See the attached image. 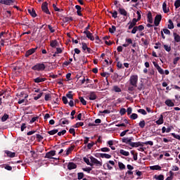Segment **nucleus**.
I'll return each instance as SVG.
<instances>
[{"instance_id": "obj_1", "label": "nucleus", "mask_w": 180, "mask_h": 180, "mask_svg": "<svg viewBox=\"0 0 180 180\" xmlns=\"http://www.w3.org/2000/svg\"><path fill=\"white\" fill-rule=\"evenodd\" d=\"M130 144V147L132 148H137V147H143L144 144L146 146H154V142H153V141H146V142H131Z\"/></svg>"}, {"instance_id": "obj_2", "label": "nucleus", "mask_w": 180, "mask_h": 180, "mask_svg": "<svg viewBox=\"0 0 180 180\" xmlns=\"http://www.w3.org/2000/svg\"><path fill=\"white\" fill-rule=\"evenodd\" d=\"M33 71H44L46 70V65L44 63H37L31 68Z\"/></svg>"}, {"instance_id": "obj_3", "label": "nucleus", "mask_w": 180, "mask_h": 180, "mask_svg": "<svg viewBox=\"0 0 180 180\" xmlns=\"http://www.w3.org/2000/svg\"><path fill=\"white\" fill-rule=\"evenodd\" d=\"M129 85L132 86H137V82H139V76L137 75H133L129 78Z\"/></svg>"}, {"instance_id": "obj_4", "label": "nucleus", "mask_w": 180, "mask_h": 180, "mask_svg": "<svg viewBox=\"0 0 180 180\" xmlns=\"http://www.w3.org/2000/svg\"><path fill=\"white\" fill-rule=\"evenodd\" d=\"M90 161L93 165H96V167H102V162L98 160V159L94 158V156H90L89 158Z\"/></svg>"}, {"instance_id": "obj_5", "label": "nucleus", "mask_w": 180, "mask_h": 180, "mask_svg": "<svg viewBox=\"0 0 180 180\" xmlns=\"http://www.w3.org/2000/svg\"><path fill=\"white\" fill-rule=\"evenodd\" d=\"M41 9L46 15H51L50 10H49V3H47V1H45L42 4Z\"/></svg>"}, {"instance_id": "obj_6", "label": "nucleus", "mask_w": 180, "mask_h": 180, "mask_svg": "<svg viewBox=\"0 0 180 180\" xmlns=\"http://www.w3.org/2000/svg\"><path fill=\"white\" fill-rule=\"evenodd\" d=\"M139 20H137L136 18H133L131 22H128V25H129L128 27L129 30H130L133 29V27H136V25H137V22H139Z\"/></svg>"}, {"instance_id": "obj_7", "label": "nucleus", "mask_w": 180, "mask_h": 180, "mask_svg": "<svg viewBox=\"0 0 180 180\" xmlns=\"http://www.w3.org/2000/svg\"><path fill=\"white\" fill-rule=\"evenodd\" d=\"M122 143H125V144H128L130 146V143H132V141H134V138L133 136H131L129 138H122Z\"/></svg>"}, {"instance_id": "obj_8", "label": "nucleus", "mask_w": 180, "mask_h": 180, "mask_svg": "<svg viewBox=\"0 0 180 180\" xmlns=\"http://www.w3.org/2000/svg\"><path fill=\"white\" fill-rule=\"evenodd\" d=\"M153 64L159 72V74H160L161 75H164V70L161 68V67H160V65H158V63H157L156 62H153Z\"/></svg>"}, {"instance_id": "obj_9", "label": "nucleus", "mask_w": 180, "mask_h": 180, "mask_svg": "<svg viewBox=\"0 0 180 180\" xmlns=\"http://www.w3.org/2000/svg\"><path fill=\"white\" fill-rule=\"evenodd\" d=\"M54 155H56V150H51L46 153L44 158H49L50 160H51V159L54 158H53V157H54Z\"/></svg>"}, {"instance_id": "obj_10", "label": "nucleus", "mask_w": 180, "mask_h": 180, "mask_svg": "<svg viewBox=\"0 0 180 180\" xmlns=\"http://www.w3.org/2000/svg\"><path fill=\"white\" fill-rule=\"evenodd\" d=\"M37 50V48H32L27 51L25 54V57H29L30 56H32V54H34V53H36V51Z\"/></svg>"}, {"instance_id": "obj_11", "label": "nucleus", "mask_w": 180, "mask_h": 180, "mask_svg": "<svg viewBox=\"0 0 180 180\" xmlns=\"http://www.w3.org/2000/svg\"><path fill=\"white\" fill-rule=\"evenodd\" d=\"M0 4L11 6L15 4V0H0Z\"/></svg>"}, {"instance_id": "obj_12", "label": "nucleus", "mask_w": 180, "mask_h": 180, "mask_svg": "<svg viewBox=\"0 0 180 180\" xmlns=\"http://www.w3.org/2000/svg\"><path fill=\"white\" fill-rule=\"evenodd\" d=\"M162 19V15H157L155 17V20H154L155 26H158L160 25V22H161Z\"/></svg>"}, {"instance_id": "obj_13", "label": "nucleus", "mask_w": 180, "mask_h": 180, "mask_svg": "<svg viewBox=\"0 0 180 180\" xmlns=\"http://www.w3.org/2000/svg\"><path fill=\"white\" fill-rule=\"evenodd\" d=\"M88 97L90 101H95L98 98L95 91H91Z\"/></svg>"}, {"instance_id": "obj_14", "label": "nucleus", "mask_w": 180, "mask_h": 180, "mask_svg": "<svg viewBox=\"0 0 180 180\" xmlns=\"http://www.w3.org/2000/svg\"><path fill=\"white\" fill-rule=\"evenodd\" d=\"M44 81H47V79L46 77H37L35 79H34V82H35V84H39L40 82H44Z\"/></svg>"}, {"instance_id": "obj_15", "label": "nucleus", "mask_w": 180, "mask_h": 180, "mask_svg": "<svg viewBox=\"0 0 180 180\" xmlns=\"http://www.w3.org/2000/svg\"><path fill=\"white\" fill-rule=\"evenodd\" d=\"M4 153L6 154L7 157H9L10 158H15V157H16V153L15 152L5 150Z\"/></svg>"}, {"instance_id": "obj_16", "label": "nucleus", "mask_w": 180, "mask_h": 180, "mask_svg": "<svg viewBox=\"0 0 180 180\" xmlns=\"http://www.w3.org/2000/svg\"><path fill=\"white\" fill-rule=\"evenodd\" d=\"M50 46L51 47H52V49H56V47H58L60 44H58V41L56 39H55L51 41Z\"/></svg>"}, {"instance_id": "obj_17", "label": "nucleus", "mask_w": 180, "mask_h": 180, "mask_svg": "<svg viewBox=\"0 0 180 180\" xmlns=\"http://www.w3.org/2000/svg\"><path fill=\"white\" fill-rule=\"evenodd\" d=\"M77 165L74 162H69L68 165V169L71 171V169H76Z\"/></svg>"}, {"instance_id": "obj_18", "label": "nucleus", "mask_w": 180, "mask_h": 180, "mask_svg": "<svg viewBox=\"0 0 180 180\" xmlns=\"http://www.w3.org/2000/svg\"><path fill=\"white\" fill-rule=\"evenodd\" d=\"M28 13H30V15H31L32 18H36V16H37V14L36 13V11L34 10V8L28 9Z\"/></svg>"}, {"instance_id": "obj_19", "label": "nucleus", "mask_w": 180, "mask_h": 180, "mask_svg": "<svg viewBox=\"0 0 180 180\" xmlns=\"http://www.w3.org/2000/svg\"><path fill=\"white\" fill-rule=\"evenodd\" d=\"M165 103V105H167V106H169V108L175 106V103H174V102H172V101L169 99L166 100Z\"/></svg>"}, {"instance_id": "obj_20", "label": "nucleus", "mask_w": 180, "mask_h": 180, "mask_svg": "<svg viewBox=\"0 0 180 180\" xmlns=\"http://www.w3.org/2000/svg\"><path fill=\"white\" fill-rule=\"evenodd\" d=\"M75 9H77V13L78 16H82V14L81 13V12H82V8H81V6L76 5Z\"/></svg>"}, {"instance_id": "obj_21", "label": "nucleus", "mask_w": 180, "mask_h": 180, "mask_svg": "<svg viewBox=\"0 0 180 180\" xmlns=\"http://www.w3.org/2000/svg\"><path fill=\"white\" fill-rule=\"evenodd\" d=\"M147 19L148 23H153V13L151 11H149L147 14Z\"/></svg>"}, {"instance_id": "obj_22", "label": "nucleus", "mask_w": 180, "mask_h": 180, "mask_svg": "<svg viewBox=\"0 0 180 180\" xmlns=\"http://www.w3.org/2000/svg\"><path fill=\"white\" fill-rule=\"evenodd\" d=\"M173 36H174V41H176V43H179L180 42V35L178 34L176 32H174Z\"/></svg>"}, {"instance_id": "obj_23", "label": "nucleus", "mask_w": 180, "mask_h": 180, "mask_svg": "<svg viewBox=\"0 0 180 180\" xmlns=\"http://www.w3.org/2000/svg\"><path fill=\"white\" fill-rule=\"evenodd\" d=\"M151 171H161V167L160 165H153L150 167Z\"/></svg>"}, {"instance_id": "obj_24", "label": "nucleus", "mask_w": 180, "mask_h": 180, "mask_svg": "<svg viewBox=\"0 0 180 180\" xmlns=\"http://www.w3.org/2000/svg\"><path fill=\"white\" fill-rule=\"evenodd\" d=\"M118 12L123 16H127V11L124 8H120Z\"/></svg>"}, {"instance_id": "obj_25", "label": "nucleus", "mask_w": 180, "mask_h": 180, "mask_svg": "<svg viewBox=\"0 0 180 180\" xmlns=\"http://www.w3.org/2000/svg\"><path fill=\"white\" fill-rule=\"evenodd\" d=\"M156 124H162L164 123V115H160L159 120L155 122Z\"/></svg>"}, {"instance_id": "obj_26", "label": "nucleus", "mask_w": 180, "mask_h": 180, "mask_svg": "<svg viewBox=\"0 0 180 180\" xmlns=\"http://www.w3.org/2000/svg\"><path fill=\"white\" fill-rule=\"evenodd\" d=\"M162 10L164 13H168L169 12V8H167V3L165 2L162 4Z\"/></svg>"}, {"instance_id": "obj_27", "label": "nucleus", "mask_w": 180, "mask_h": 180, "mask_svg": "<svg viewBox=\"0 0 180 180\" xmlns=\"http://www.w3.org/2000/svg\"><path fill=\"white\" fill-rule=\"evenodd\" d=\"M100 157L101 158H107V159L112 158V155L108 153H100Z\"/></svg>"}, {"instance_id": "obj_28", "label": "nucleus", "mask_w": 180, "mask_h": 180, "mask_svg": "<svg viewBox=\"0 0 180 180\" xmlns=\"http://www.w3.org/2000/svg\"><path fill=\"white\" fill-rule=\"evenodd\" d=\"M120 153L122 154V155H124L125 157H129L130 155V153L123 149L120 150Z\"/></svg>"}, {"instance_id": "obj_29", "label": "nucleus", "mask_w": 180, "mask_h": 180, "mask_svg": "<svg viewBox=\"0 0 180 180\" xmlns=\"http://www.w3.org/2000/svg\"><path fill=\"white\" fill-rule=\"evenodd\" d=\"M169 24L167 25L168 29H169L170 30H172V29H174V22H172V20L169 19L168 20Z\"/></svg>"}, {"instance_id": "obj_30", "label": "nucleus", "mask_w": 180, "mask_h": 180, "mask_svg": "<svg viewBox=\"0 0 180 180\" xmlns=\"http://www.w3.org/2000/svg\"><path fill=\"white\" fill-rule=\"evenodd\" d=\"M83 160H84V162H86V164L87 165H90V167H94V164H92L90 161H89V160L88 159V158H83Z\"/></svg>"}, {"instance_id": "obj_31", "label": "nucleus", "mask_w": 180, "mask_h": 180, "mask_svg": "<svg viewBox=\"0 0 180 180\" xmlns=\"http://www.w3.org/2000/svg\"><path fill=\"white\" fill-rule=\"evenodd\" d=\"M48 134H50V136H54V134H57L58 133V129H53L51 131H49Z\"/></svg>"}, {"instance_id": "obj_32", "label": "nucleus", "mask_w": 180, "mask_h": 180, "mask_svg": "<svg viewBox=\"0 0 180 180\" xmlns=\"http://www.w3.org/2000/svg\"><path fill=\"white\" fill-rule=\"evenodd\" d=\"M9 119V115L5 113L1 117V122H6Z\"/></svg>"}, {"instance_id": "obj_33", "label": "nucleus", "mask_w": 180, "mask_h": 180, "mask_svg": "<svg viewBox=\"0 0 180 180\" xmlns=\"http://www.w3.org/2000/svg\"><path fill=\"white\" fill-rule=\"evenodd\" d=\"M87 39H89V40H91V41H94V40H95V37H94V35H92V33L89 32V34L86 35Z\"/></svg>"}, {"instance_id": "obj_34", "label": "nucleus", "mask_w": 180, "mask_h": 180, "mask_svg": "<svg viewBox=\"0 0 180 180\" xmlns=\"http://www.w3.org/2000/svg\"><path fill=\"white\" fill-rule=\"evenodd\" d=\"M139 127H141V129H144V127H146V121H144V120L141 121L139 123Z\"/></svg>"}, {"instance_id": "obj_35", "label": "nucleus", "mask_w": 180, "mask_h": 180, "mask_svg": "<svg viewBox=\"0 0 180 180\" xmlns=\"http://www.w3.org/2000/svg\"><path fill=\"white\" fill-rule=\"evenodd\" d=\"M126 176H127V175H131L130 179H133L134 178V176H133V171L131 170H128L126 173H125Z\"/></svg>"}, {"instance_id": "obj_36", "label": "nucleus", "mask_w": 180, "mask_h": 180, "mask_svg": "<svg viewBox=\"0 0 180 180\" xmlns=\"http://www.w3.org/2000/svg\"><path fill=\"white\" fill-rule=\"evenodd\" d=\"M118 167L120 169H126V165H124V164H123L122 162H118Z\"/></svg>"}, {"instance_id": "obj_37", "label": "nucleus", "mask_w": 180, "mask_h": 180, "mask_svg": "<svg viewBox=\"0 0 180 180\" xmlns=\"http://www.w3.org/2000/svg\"><path fill=\"white\" fill-rule=\"evenodd\" d=\"M155 179L156 180H164V176L162 174L160 175H155L154 176Z\"/></svg>"}, {"instance_id": "obj_38", "label": "nucleus", "mask_w": 180, "mask_h": 180, "mask_svg": "<svg viewBox=\"0 0 180 180\" xmlns=\"http://www.w3.org/2000/svg\"><path fill=\"white\" fill-rule=\"evenodd\" d=\"M139 118V115L136 113H132L130 115V119H131L132 120H136V119Z\"/></svg>"}, {"instance_id": "obj_39", "label": "nucleus", "mask_w": 180, "mask_h": 180, "mask_svg": "<svg viewBox=\"0 0 180 180\" xmlns=\"http://www.w3.org/2000/svg\"><path fill=\"white\" fill-rule=\"evenodd\" d=\"M84 126V122H77L75 125H73L72 127H75V129H77V127H79Z\"/></svg>"}, {"instance_id": "obj_40", "label": "nucleus", "mask_w": 180, "mask_h": 180, "mask_svg": "<svg viewBox=\"0 0 180 180\" xmlns=\"http://www.w3.org/2000/svg\"><path fill=\"white\" fill-rule=\"evenodd\" d=\"M112 89L115 91V92H122V89H120L119 86H114Z\"/></svg>"}, {"instance_id": "obj_41", "label": "nucleus", "mask_w": 180, "mask_h": 180, "mask_svg": "<svg viewBox=\"0 0 180 180\" xmlns=\"http://www.w3.org/2000/svg\"><path fill=\"white\" fill-rule=\"evenodd\" d=\"M141 41L143 43L144 46H148V44H150V41H148V39L141 38Z\"/></svg>"}, {"instance_id": "obj_42", "label": "nucleus", "mask_w": 180, "mask_h": 180, "mask_svg": "<svg viewBox=\"0 0 180 180\" xmlns=\"http://www.w3.org/2000/svg\"><path fill=\"white\" fill-rule=\"evenodd\" d=\"M75 146H72L70 148H69L67 150H66V155H70V153H71V151H72L74 150Z\"/></svg>"}, {"instance_id": "obj_43", "label": "nucleus", "mask_w": 180, "mask_h": 180, "mask_svg": "<svg viewBox=\"0 0 180 180\" xmlns=\"http://www.w3.org/2000/svg\"><path fill=\"white\" fill-rule=\"evenodd\" d=\"M134 88H137V86L129 85V86L128 87V91H129V94H133L131 92H133L134 91Z\"/></svg>"}, {"instance_id": "obj_44", "label": "nucleus", "mask_w": 180, "mask_h": 180, "mask_svg": "<svg viewBox=\"0 0 180 180\" xmlns=\"http://www.w3.org/2000/svg\"><path fill=\"white\" fill-rule=\"evenodd\" d=\"M67 98H68V99H73L74 96H72V91H68V94H66Z\"/></svg>"}, {"instance_id": "obj_45", "label": "nucleus", "mask_w": 180, "mask_h": 180, "mask_svg": "<svg viewBox=\"0 0 180 180\" xmlns=\"http://www.w3.org/2000/svg\"><path fill=\"white\" fill-rule=\"evenodd\" d=\"M84 173L83 172H79L77 173V179L81 180L84 179Z\"/></svg>"}, {"instance_id": "obj_46", "label": "nucleus", "mask_w": 180, "mask_h": 180, "mask_svg": "<svg viewBox=\"0 0 180 180\" xmlns=\"http://www.w3.org/2000/svg\"><path fill=\"white\" fill-rule=\"evenodd\" d=\"M109 13L112 15V17L114 18V19H116L117 18V11H114V12L110 11Z\"/></svg>"}, {"instance_id": "obj_47", "label": "nucleus", "mask_w": 180, "mask_h": 180, "mask_svg": "<svg viewBox=\"0 0 180 180\" xmlns=\"http://www.w3.org/2000/svg\"><path fill=\"white\" fill-rule=\"evenodd\" d=\"M84 172H87L88 174H91V172L92 171V167H86L82 169Z\"/></svg>"}, {"instance_id": "obj_48", "label": "nucleus", "mask_w": 180, "mask_h": 180, "mask_svg": "<svg viewBox=\"0 0 180 180\" xmlns=\"http://www.w3.org/2000/svg\"><path fill=\"white\" fill-rule=\"evenodd\" d=\"M110 33L113 34L116 32V27L115 25H112V28L108 29Z\"/></svg>"}, {"instance_id": "obj_49", "label": "nucleus", "mask_w": 180, "mask_h": 180, "mask_svg": "<svg viewBox=\"0 0 180 180\" xmlns=\"http://www.w3.org/2000/svg\"><path fill=\"white\" fill-rule=\"evenodd\" d=\"M79 98L81 103H82V105H84V106L86 105V101L85 99H84V97L80 96Z\"/></svg>"}, {"instance_id": "obj_50", "label": "nucleus", "mask_w": 180, "mask_h": 180, "mask_svg": "<svg viewBox=\"0 0 180 180\" xmlns=\"http://www.w3.org/2000/svg\"><path fill=\"white\" fill-rule=\"evenodd\" d=\"M100 151H102L103 153H109V151H110V149L109 148H101L100 149Z\"/></svg>"}, {"instance_id": "obj_51", "label": "nucleus", "mask_w": 180, "mask_h": 180, "mask_svg": "<svg viewBox=\"0 0 180 180\" xmlns=\"http://www.w3.org/2000/svg\"><path fill=\"white\" fill-rule=\"evenodd\" d=\"M163 47H164L165 50L166 51H167L168 53H169V51H171V46H168L167 44H164Z\"/></svg>"}, {"instance_id": "obj_52", "label": "nucleus", "mask_w": 180, "mask_h": 180, "mask_svg": "<svg viewBox=\"0 0 180 180\" xmlns=\"http://www.w3.org/2000/svg\"><path fill=\"white\" fill-rule=\"evenodd\" d=\"M126 112H127L126 108H121L120 110V114L121 116H124V115H126Z\"/></svg>"}, {"instance_id": "obj_53", "label": "nucleus", "mask_w": 180, "mask_h": 180, "mask_svg": "<svg viewBox=\"0 0 180 180\" xmlns=\"http://www.w3.org/2000/svg\"><path fill=\"white\" fill-rule=\"evenodd\" d=\"M138 112L141 113V115H147V111H146V110H144V109L138 110Z\"/></svg>"}, {"instance_id": "obj_54", "label": "nucleus", "mask_w": 180, "mask_h": 180, "mask_svg": "<svg viewBox=\"0 0 180 180\" xmlns=\"http://www.w3.org/2000/svg\"><path fill=\"white\" fill-rule=\"evenodd\" d=\"M174 6H175L176 9H178V8H179V6H180V0H176L175 1Z\"/></svg>"}, {"instance_id": "obj_55", "label": "nucleus", "mask_w": 180, "mask_h": 180, "mask_svg": "<svg viewBox=\"0 0 180 180\" xmlns=\"http://www.w3.org/2000/svg\"><path fill=\"white\" fill-rule=\"evenodd\" d=\"M62 121L63 124H68L70 123V121L66 120L65 118L60 119V122Z\"/></svg>"}, {"instance_id": "obj_56", "label": "nucleus", "mask_w": 180, "mask_h": 180, "mask_svg": "<svg viewBox=\"0 0 180 180\" xmlns=\"http://www.w3.org/2000/svg\"><path fill=\"white\" fill-rule=\"evenodd\" d=\"M93 146H95V143L92 141L91 143H89L87 144V148L88 150H91Z\"/></svg>"}, {"instance_id": "obj_57", "label": "nucleus", "mask_w": 180, "mask_h": 180, "mask_svg": "<svg viewBox=\"0 0 180 180\" xmlns=\"http://www.w3.org/2000/svg\"><path fill=\"white\" fill-rule=\"evenodd\" d=\"M41 96H43V92L39 93L37 96L34 97V101L40 99Z\"/></svg>"}, {"instance_id": "obj_58", "label": "nucleus", "mask_w": 180, "mask_h": 180, "mask_svg": "<svg viewBox=\"0 0 180 180\" xmlns=\"http://www.w3.org/2000/svg\"><path fill=\"white\" fill-rule=\"evenodd\" d=\"M171 135L172 136V137H174V139H176L177 140L180 141V136L175 134V133H172Z\"/></svg>"}, {"instance_id": "obj_59", "label": "nucleus", "mask_w": 180, "mask_h": 180, "mask_svg": "<svg viewBox=\"0 0 180 180\" xmlns=\"http://www.w3.org/2000/svg\"><path fill=\"white\" fill-rule=\"evenodd\" d=\"M155 46H154V49H155L156 50H158V49H161V43L160 42H156Z\"/></svg>"}, {"instance_id": "obj_60", "label": "nucleus", "mask_w": 180, "mask_h": 180, "mask_svg": "<svg viewBox=\"0 0 180 180\" xmlns=\"http://www.w3.org/2000/svg\"><path fill=\"white\" fill-rule=\"evenodd\" d=\"M50 99H51V95L50 94H46L44 100L47 101H50Z\"/></svg>"}, {"instance_id": "obj_61", "label": "nucleus", "mask_w": 180, "mask_h": 180, "mask_svg": "<svg viewBox=\"0 0 180 180\" xmlns=\"http://www.w3.org/2000/svg\"><path fill=\"white\" fill-rule=\"evenodd\" d=\"M162 32H164L165 34H171V31L167 28L163 29Z\"/></svg>"}, {"instance_id": "obj_62", "label": "nucleus", "mask_w": 180, "mask_h": 180, "mask_svg": "<svg viewBox=\"0 0 180 180\" xmlns=\"http://www.w3.org/2000/svg\"><path fill=\"white\" fill-rule=\"evenodd\" d=\"M36 137L38 141H41V140H43V136L39 134H36Z\"/></svg>"}, {"instance_id": "obj_63", "label": "nucleus", "mask_w": 180, "mask_h": 180, "mask_svg": "<svg viewBox=\"0 0 180 180\" xmlns=\"http://www.w3.org/2000/svg\"><path fill=\"white\" fill-rule=\"evenodd\" d=\"M137 30H139V32H143V30H144V25H141L139 26H136Z\"/></svg>"}, {"instance_id": "obj_64", "label": "nucleus", "mask_w": 180, "mask_h": 180, "mask_svg": "<svg viewBox=\"0 0 180 180\" xmlns=\"http://www.w3.org/2000/svg\"><path fill=\"white\" fill-rule=\"evenodd\" d=\"M62 101L65 105H67V103H68V99L65 96L62 97Z\"/></svg>"}]
</instances>
